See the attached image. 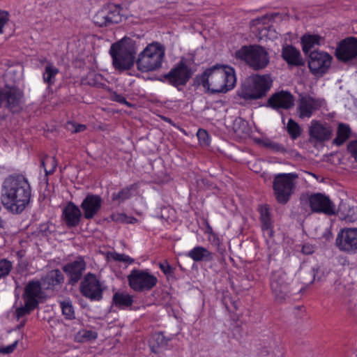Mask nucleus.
<instances>
[{
    "mask_svg": "<svg viewBox=\"0 0 357 357\" xmlns=\"http://www.w3.org/2000/svg\"><path fill=\"white\" fill-rule=\"evenodd\" d=\"M335 56L343 62H348L357 57V39L347 38L338 44L335 50Z\"/></svg>",
    "mask_w": 357,
    "mask_h": 357,
    "instance_id": "14",
    "label": "nucleus"
},
{
    "mask_svg": "<svg viewBox=\"0 0 357 357\" xmlns=\"http://www.w3.org/2000/svg\"><path fill=\"white\" fill-rule=\"evenodd\" d=\"M62 314L68 320H73L75 318V310L72 301L69 299L59 301Z\"/></svg>",
    "mask_w": 357,
    "mask_h": 357,
    "instance_id": "34",
    "label": "nucleus"
},
{
    "mask_svg": "<svg viewBox=\"0 0 357 357\" xmlns=\"http://www.w3.org/2000/svg\"><path fill=\"white\" fill-rule=\"evenodd\" d=\"M73 126L75 127L73 132H75V133L82 132V131L85 130L86 128V126L83 125V124L73 125Z\"/></svg>",
    "mask_w": 357,
    "mask_h": 357,
    "instance_id": "52",
    "label": "nucleus"
},
{
    "mask_svg": "<svg viewBox=\"0 0 357 357\" xmlns=\"http://www.w3.org/2000/svg\"><path fill=\"white\" fill-rule=\"evenodd\" d=\"M137 221L136 218H133L132 221H130V223L135 222Z\"/></svg>",
    "mask_w": 357,
    "mask_h": 357,
    "instance_id": "57",
    "label": "nucleus"
},
{
    "mask_svg": "<svg viewBox=\"0 0 357 357\" xmlns=\"http://www.w3.org/2000/svg\"><path fill=\"white\" fill-rule=\"evenodd\" d=\"M335 245L341 251L357 252V228H343L338 232Z\"/></svg>",
    "mask_w": 357,
    "mask_h": 357,
    "instance_id": "11",
    "label": "nucleus"
},
{
    "mask_svg": "<svg viewBox=\"0 0 357 357\" xmlns=\"http://www.w3.org/2000/svg\"><path fill=\"white\" fill-rule=\"evenodd\" d=\"M112 300L115 306L122 309L128 307L133 303L132 296L125 292H116Z\"/></svg>",
    "mask_w": 357,
    "mask_h": 357,
    "instance_id": "29",
    "label": "nucleus"
},
{
    "mask_svg": "<svg viewBox=\"0 0 357 357\" xmlns=\"http://www.w3.org/2000/svg\"><path fill=\"white\" fill-rule=\"evenodd\" d=\"M63 281L64 276L59 269L50 271L41 279V282L45 289H53L54 287L62 284Z\"/></svg>",
    "mask_w": 357,
    "mask_h": 357,
    "instance_id": "26",
    "label": "nucleus"
},
{
    "mask_svg": "<svg viewBox=\"0 0 357 357\" xmlns=\"http://www.w3.org/2000/svg\"><path fill=\"white\" fill-rule=\"evenodd\" d=\"M309 202L310 208L314 212L324 213L329 215L335 213V204L324 195L314 194L310 197Z\"/></svg>",
    "mask_w": 357,
    "mask_h": 357,
    "instance_id": "17",
    "label": "nucleus"
},
{
    "mask_svg": "<svg viewBox=\"0 0 357 357\" xmlns=\"http://www.w3.org/2000/svg\"><path fill=\"white\" fill-rule=\"evenodd\" d=\"M85 269L86 262L82 257H78L75 261L66 264L62 268L68 278V284L73 286L80 280Z\"/></svg>",
    "mask_w": 357,
    "mask_h": 357,
    "instance_id": "16",
    "label": "nucleus"
},
{
    "mask_svg": "<svg viewBox=\"0 0 357 357\" xmlns=\"http://www.w3.org/2000/svg\"><path fill=\"white\" fill-rule=\"evenodd\" d=\"M287 129L291 138L296 139L301 133V129L299 125L293 119H290L288 121Z\"/></svg>",
    "mask_w": 357,
    "mask_h": 357,
    "instance_id": "36",
    "label": "nucleus"
},
{
    "mask_svg": "<svg viewBox=\"0 0 357 357\" xmlns=\"http://www.w3.org/2000/svg\"><path fill=\"white\" fill-rule=\"evenodd\" d=\"M36 307L35 305L29 306L27 305V301H24V306L20 307L16 309L15 314L17 319L23 317L25 314H29L32 310H33Z\"/></svg>",
    "mask_w": 357,
    "mask_h": 357,
    "instance_id": "41",
    "label": "nucleus"
},
{
    "mask_svg": "<svg viewBox=\"0 0 357 357\" xmlns=\"http://www.w3.org/2000/svg\"><path fill=\"white\" fill-rule=\"evenodd\" d=\"M308 55V67L312 74L322 75L331 66L332 57L328 53L314 50Z\"/></svg>",
    "mask_w": 357,
    "mask_h": 357,
    "instance_id": "12",
    "label": "nucleus"
},
{
    "mask_svg": "<svg viewBox=\"0 0 357 357\" xmlns=\"http://www.w3.org/2000/svg\"><path fill=\"white\" fill-rule=\"evenodd\" d=\"M192 75L191 68L186 64V61L182 59L168 73L163 75V81L178 88L185 86Z\"/></svg>",
    "mask_w": 357,
    "mask_h": 357,
    "instance_id": "9",
    "label": "nucleus"
},
{
    "mask_svg": "<svg viewBox=\"0 0 357 357\" xmlns=\"http://www.w3.org/2000/svg\"><path fill=\"white\" fill-rule=\"evenodd\" d=\"M164 119H165L166 121L169 122V123H171V121H171V119H169V118H164Z\"/></svg>",
    "mask_w": 357,
    "mask_h": 357,
    "instance_id": "56",
    "label": "nucleus"
},
{
    "mask_svg": "<svg viewBox=\"0 0 357 357\" xmlns=\"http://www.w3.org/2000/svg\"><path fill=\"white\" fill-rule=\"evenodd\" d=\"M233 129L237 135L247 133L248 131V122L242 118L238 117L234 121Z\"/></svg>",
    "mask_w": 357,
    "mask_h": 357,
    "instance_id": "37",
    "label": "nucleus"
},
{
    "mask_svg": "<svg viewBox=\"0 0 357 357\" xmlns=\"http://www.w3.org/2000/svg\"><path fill=\"white\" fill-rule=\"evenodd\" d=\"M344 219L347 222H353L355 221V218H354L352 216H346Z\"/></svg>",
    "mask_w": 357,
    "mask_h": 357,
    "instance_id": "53",
    "label": "nucleus"
},
{
    "mask_svg": "<svg viewBox=\"0 0 357 357\" xmlns=\"http://www.w3.org/2000/svg\"><path fill=\"white\" fill-rule=\"evenodd\" d=\"M9 13L7 11L0 10V33H3V27L9 20Z\"/></svg>",
    "mask_w": 357,
    "mask_h": 357,
    "instance_id": "44",
    "label": "nucleus"
},
{
    "mask_svg": "<svg viewBox=\"0 0 357 357\" xmlns=\"http://www.w3.org/2000/svg\"><path fill=\"white\" fill-rule=\"evenodd\" d=\"M159 267L165 275L173 273V268L167 261L160 263Z\"/></svg>",
    "mask_w": 357,
    "mask_h": 357,
    "instance_id": "48",
    "label": "nucleus"
},
{
    "mask_svg": "<svg viewBox=\"0 0 357 357\" xmlns=\"http://www.w3.org/2000/svg\"><path fill=\"white\" fill-rule=\"evenodd\" d=\"M266 18V16H264V17H262V18H261V19H257V20H256V21L260 22V21H262V20H265Z\"/></svg>",
    "mask_w": 357,
    "mask_h": 357,
    "instance_id": "55",
    "label": "nucleus"
},
{
    "mask_svg": "<svg viewBox=\"0 0 357 357\" xmlns=\"http://www.w3.org/2000/svg\"><path fill=\"white\" fill-rule=\"evenodd\" d=\"M31 188L22 174H15L6 177L2 185L1 201L3 206L13 214H20L30 203Z\"/></svg>",
    "mask_w": 357,
    "mask_h": 357,
    "instance_id": "1",
    "label": "nucleus"
},
{
    "mask_svg": "<svg viewBox=\"0 0 357 357\" xmlns=\"http://www.w3.org/2000/svg\"><path fill=\"white\" fill-rule=\"evenodd\" d=\"M351 129L348 125L340 123L338 125L337 136L333 143L337 146L343 144L350 137Z\"/></svg>",
    "mask_w": 357,
    "mask_h": 357,
    "instance_id": "30",
    "label": "nucleus"
},
{
    "mask_svg": "<svg viewBox=\"0 0 357 357\" xmlns=\"http://www.w3.org/2000/svg\"><path fill=\"white\" fill-rule=\"evenodd\" d=\"M264 146L275 153H284L287 152L286 148L282 144L273 141L268 140L265 142Z\"/></svg>",
    "mask_w": 357,
    "mask_h": 357,
    "instance_id": "39",
    "label": "nucleus"
},
{
    "mask_svg": "<svg viewBox=\"0 0 357 357\" xmlns=\"http://www.w3.org/2000/svg\"><path fill=\"white\" fill-rule=\"evenodd\" d=\"M272 83L273 80L269 75L251 76L243 84L239 96L246 100L262 98L266 96Z\"/></svg>",
    "mask_w": 357,
    "mask_h": 357,
    "instance_id": "5",
    "label": "nucleus"
},
{
    "mask_svg": "<svg viewBox=\"0 0 357 357\" xmlns=\"http://www.w3.org/2000/svg\"><path fill=\"white\" fill-rule=\"evenodd\" d=\"M114 68L120 72L130 69L135 60V48L130 40L122 39L113 44L109 50Z\"/></svg>",
    "mask_w": 357,
    "mask_h": 357,
    "instance_id": "3",
    "label": "nucleus"
},
{
    "mask_svg": "<svg viewBox=\"0 0 357 357\" xmlns=\"http://www.w3.org/2000/svg\"><path fill=\"white\" fill-rule=\"evenodd\" d=\"M22 92L16 87L6 86L0 89L1 105L4 102L6 106L13 112L21 109Z\"/></svg>",
    "mask_w": 357,
    "mask_h": 357,
    "instance_id": "13",
    "label": "nucleus"
},
{
    "mask_svg": "<svg viewBox=\"0 0 357 357\" xmlns=\"http://www.w3.org/2000/svg\"><path fill=\"white\" fill-rule=\"evenodd\" d=\"M348 151L351 153L352 156L357 160V140L349 142L348 144Z\"/></svg>",
    "mask_w": 357,
    "mask_h": 357,
    "instance_id": "49",
    "label": "nucleus"
},
{
    "mask_svg": "<svg viewBox=\"0 0 357 357\" xmlns=\"http://www.w3.org/2000/svg\"><path fill=\"white\" fill-rule=\"evenodd\" d=\"M112 257L114 260L117 261H123L128 264H132L134 262V259L130 258L129 256L126 255L124 254H119L114 252L112 254Z\"/></svg>",
    "mask_w": 357,
    "mask_h": 357,
    "instance_id": "43",
    "label": "nucleus"
},
{
    "mask_svg": "<svg viewBox=\"0 0 357 357\" xmlns=\"http://www.w3.org/2000/svg\"><path fill=\"white\" fill-rule=\"evenodd\" d=\"M294 105V97L287 91H280L272 94L268 99L266 107L275 110L289 109Z\"/></svg>",
    "mask_w": 357,
    "mask_h": 357,
    "instance_id": "15",
    "label": "nucleus"
},
{
    "mask_svg": "<svg viewBox=\"0 0 357 357\" xmlns=\"http://www.w3.org/2000/svg\"><path fill=\"white\" fill-rule=\"evenodd\" d=\"M109 99L112 101L117 102L119 103L126 105L128 107H132L133 105L129 102H128L126 98L121 94L118 93L116 91H109Z\"/></svg>",
    "mask_w": 357,
    "mask_h": 357,
    "instance_id": "40",
    "label": "nucleus"
},
{
    "mask_svg": "<svg viewBox=\"0 0 357 357\" xmlns=\"http://www.w3.org/2000/svg\"><path fill=\"white\" fill-rule=\"evenodd\" d=\"M282 57L291 66H301L304 64L301 52L291 45H287L282 48Z\"/></svg>",
    "mask_w": 357,
    "mask_h": 357,
    "instance_id": "25",
    "label": "nucleus"
},
{
    "mask_svg": "<svg viewBox=\"0 0 357 357\" xmlns=\"http://www.w3.org/2000/svg\"><path fill=\"white\" fill-rule=\"evenodd\" d=\"M82 217L80 208L73 202H68L63 209L62 219L68 227H77Z\"/></svg>",
    "mask_w": 357,
    "mask_h": 357,
    "instance_id": "23",
    "label": "nucleus"
},
{
    "mask_svg": "<svg viewBox=\"0 0 357 357\" xmlns=\"http://www.w3.org/2000/svg\"><path fill=\"white\" fill-rule=\"evenodd\" d=\"M13 269V263L6 259H0V280L6 278Z\"/></svg>",
    "mask_w": 357,
    "mask_h": 357,
    "instance_id": "38",
    "label": "nucleus"
},
{
    "mask_svg": "<svg viewBox=\"0 0 357 357\" xmlns=\"http://www.w3.org/2000/svg\"><path fill=\"white\" fill-rule=\"evenodd\" d=\"M18 344V340H15L12 344L8 345L7 347H3L0 348V353L1 354H10L12 353L16 348Z\"/></svg>",
    "mask_w": 357,
    "mask_h": 357,
    "instance_id": "47",
    "label": "nucleus"
},
{
    "mask_svg": "<svg viewBox=\"0 0 357 357\" xmlns=\"http://www.w3.org/2000/svg\"><path fill=\"white\" fill-rule=\"evenodd\" d=\"M137 188V184L133 183L129 186H127L121 189L117 193H113L112 195V199L114 202H118L119 204L123 202L126 199H128L131 197V190Z\"/></svg>",
    "mask_w": 357,
    "mask_h": 357,
    "instance_id": "32",
    "label": "nucleus"
},
{
    "mask_svg": "<svg viewBox=\"0 0 357 357\" xmlns=\"http://www.w3.org/2000/svg\"><path fill=\"white\" fill-rule=\"evenodd\" d=\"M320 36L317 35H305L301 38L303 51L305 54H309L311 49L319 44Z\"/></svg>",
    "mask_w": 357,
    "mask_h": 357,
    "instance_id": "31",
    "label": "nucleus"
},
{
    "mask_svg": "<svg viewBox=\"0 0 357 357\" xmlns=\"http://www.w3.org/2000/svg\"><path fill=\"white\" fill-rule=\"evenodd\" d=\"M311 138L317 142H325L331 139L332 129L327 123H322L319 121L313 120L309 129Z\"/></svg>",
    "mask_w": 357,
    "mask_h": 357,
    "instance_id": "22",
    "label": "nucleus"
},
{
    "mask_svg": "<svg viewBox=\"0 0 357 357\" xmlns=\"http://www.w3.org/2000/svg\"><path fill=\"white\" fill-rule=\"evenodd\" d=\"M59 69L54 66L51 62L47 61L45 71L43 75V81L49 86L54 82V78L59 73Z\"/></svg>",
    "mask_w": 357,
    "mask_h": 357,
    "instance_id": "33",
    "label": "nucleus"
},
{
    "mask_svg": "<svg viewBox=\"0 0 357 357\" xmlns=\"http://www.w3.org/2000/svg\"><path fill=\"white\" fill-rule=\"evenodd\" d=\"M260 221L261 223V229L264 232L266 233L268 237L273 236V224L271 218L270 208L267 205L262 206L259 208Z\"/></svg>",
    "mask_w": 357,
    "mask_h": 357,
    "instance_id": "27",
    "label": "nucleus"
},
{
    "mask_svg": "<svg viewBox=\"0 0 357 357\" xmlns=\"http://www.w3.org/2000/svg\"><path fill=\"white\" fill-rule=\"evenodd\" d=\"M130 287L137 292L149 291L158 282L157 278L147 270L133 269L127 277Z\"/></svg>",
    "mask_w": 357,
    "mask_h": 357,
    "instance_id": "8",
    "label": "nucleus"
},
{
    "mask_svg": "<svg viewBox=\"0 0 357 357\" xmlns=\"http://www.w3.org/2000/svg\"><path fill=\"white\" fill-rule=\"evenodd\" d=\"M40 165L44 168L46 175L53 174L57 165L54 157L45 156L40 161Z\"/></svg>",
    "mask_w": 357,
    "mask_h": 357,
    "instance_id": "35",
    "label": "nucleus"
},
{
    "mask_svg": "<svg viewBox=\"0 0 357 357\" xmlns=\"http://www.w3.org/2000/svg\"><path fill=\"white\" fill-rule=\"evenodd\" d=\"M319 268L318 266H315L312 268V269L310 271V275L312 277V279L309 281L310 284H312L315 280H320L321 278V275L319 274Z\"/></svg>",
    "mask_w": 357,
    "mask_h": 357,
    "instance_id": "46",
    "label": "nucleus"
},
{
    "mask_svg": "<svg viewBox=\"0 0 357 357\" xmlns=\"http://www.w3.org/2000/svg\"><path fill=\"white\" fill-rule=\"evenodd\" d=\"M237 59L244 61L254 70L264 69L269 63L266 49L260 45H244L235 52Z\"/></svg>",
    "mask_w": 357,
    "mask_h": 357,
    "instance_id": "6",
    "label": "nucleus"
},
{
    "mask_svg": "<svg viewBox=\"0 0 357 357\" xmlns=\"http://www.w3.org/2000/svg\"><path fill=\"white\" fill-rule=\"evenodd\" d=\"M164 57V47L158 43H153L138 55L137 68L142 73L157 70L161 68Z\"/></svg>",
    "mask_w": 357,
    "mask_h": 357,
    "instance_id": "4",
    "label": "nucleus"
},
{
    "mask_svg": "<svg viewBox=\"0 0 357 357\" xmlns=\"http://www.w3.org/2000/svg\"><path fill=\"white\" fill-rule=\"evenodd\" d=\"M236 82L234 69L227 65H214L200 77V84L211 93H226L235 86Z\"/></svg>",
    "mask_w": 357,
    "mask_h": 357,
    "instance_id": "2",
    "label": "nucleus"
},
{
    "mask_svg": "<svg viewBox=\"0 0 357 357\" xmlns=\"http://www.w3.org/2000/svg\"><path fill=\"white\" fill-rule=\"evenodd\" d=\"M302 252L305 255H310L314 252V248L312 245L306 244L302 248Z\"/></svg>",
    "mask_w": 357,
    "mask_h": 357,
    "instance_id": "51",
    "label": "nucleus"
},
{
    "mask_svg": "<svg viewBox=\"0 0 357 357\" xmlns=\"http://www.w3.org/2000/svg\"><path fill=\"white\" fill-rule=\"evenodd\" d=\"M96 23L100 26H107L121 21V15L118 8L114 7L108 11L101 10L95 17Z\"/></svg>",
    "mask_w": 357,
    "mask_h": 357,
    "instance_id": "24",
    "label": "nucleus"
},
{
    "mask_svg": "<svg viewBox=\"0 0 357 357\" xmlns=\"http://www.w3.org/2000/svg\"><path fill=\"white\" fill-rule=\"evenodd\" d=\"M82 337L84 340H96L98 337V333L91 330H84L82 332Z\"/></svg>",
    "mask_w": 357,
    "mask_h": 357,
    "instance_id": "45",
    "label": "nucleus"
},
{
    "mask_svg": "<svg viewBox=\"0 0 357 357\" xmlns=\"http://www.w3.org/2000/svg\"><path fill=\"white\" fill-rule=\"evenodd\" d=\"M42 286V282L38 280H31L27 283L23 294V298L24 301H27V305L38 307V299L45 296Z\"/></svg>",
    "mask_w": 357,
    "mask_h": 357,
    "instance_id": "20",
    "label": "nucleus"
},
{
    "mask_svg": "<svg viewBox=\"0 0 357 357\" xmlns=\"http://www.w3.org/2000/svg\"><path fill=\"white\" fill-rule=\"evenodd\" d=\"M102 204V199L100 195L88 193L80 205L83 217L86 220L93 219L100 211Z\"/></svg>",
    "mask_w": 357,
    "mask_h": 357,
    "instance_id": "18",
    "label": "nucleus"
},
{
    "mask_svg": "<svg viewBox=\"0 0 357 357\" xmlns=\"http://www.w3.org/2000/svg\"><path fill=\"white\" fill-rule=\"evenodd\" d=\"M200 145L208 146L209 144V135L206 130L199 129L197 133Z\"/></svg>",
    "mask_w": 357,
    "mask_h": 357,
    "instance_id": "42",
    "label": "nucleus"
},
{
    "mask_svg": "<svg viewBox=\"0 0 357 357\" xmlns=\"http://www.w3.org/2000/svg\"><path fill=\"white\" fill-rule=\"evenodd\" d=\"M187 256L195 261H210L213 259V253L202 246L194 248L188 252Z\"/></svg>",
    "mask_w": 357,
    "mask_h": 357,
    "instance_id": "28",
    "label": "nucleus"
},
{
    "mask_svg": "<svg viewBox=\"0 0 357 357\" xmlns=\"http://www.w3.org/2000/svg\"><path fill=\"white\" fill-rule=\"evenodd\" d=\"M298 176L296 173L278 174L273 179V188L276 200L278 203L287 204L295 187Z\"/></svg>",
    "mask_w": 357,
    "mask_h": 357,
    "instance_id": "7",
    "label": "nucleus"
},
{
    "mask_svg": "<svg viewBox=\"0 0 357 357\" xmlns=\"http://www.w3.org/2000/svg\"><path fill=\"white\" fill-rule=\"evenodd\" d=\"M271 288L275 300L280 303L283 302L289 294L286 275L282 273L273 275L271 282Z\"/></svg>",
    "mask_w": 357,
    "mask_h": 357,
    "instance_id": "19",
    "label": "nucleus"
},
{
    "mask_svg": "<svg viewBox=\"0 0 357 357\" xmlns=\"http://www.w3.org/2000/svg\"><path fill=\"white\" fill-rule=\"evenodd\" d=\"M321 106V101L310 96L299 99L297 110L301 119L310 118L313 112Z\"/></svg>",
    "mask_w": 357,
    "mask_h": 357,
    "instance_id": "21",
    "label": "nucleus"
},
{
    "mask_svg": "<svg viewBox=\"0 0 357 357\" xmlns=\"http://www.w3.org/2000/svg\"><path fill=\"white\" fill-rule=\"evenodd\" d=\"M23 326V324H21L20 326H18V328H20V327H22Z\"/></svg>",
    "mask_w": 357,
    "mask_h": 357,
    "instance_id": "58",
    "label": "nucleus"
},
{
    "mask_svg": "<svg viewBox=\"0 0 357 357\" xmlns=\"http://www.w3.org/2000/svg\"><path fill=\"white\" fill-rule=\"evenodd\" d=\"M3 225H4V222L1 219V218L0 217V229H3Z\"/></svg>",
    "mask_w": 357,
    "mask_h": 357,
    "instance_id": "54",
    "label": "nucleus"
},
{
    "mask_svg": "<svg viewBox=\"0 0 357 357\" xmlns=\"http://www.w3.org/2000/svg\"><path fill=\"white\" fill-rule=\"evenodd\" d=\"M153 337L156 340L158 346H162L167 344V341L165 340L164 334L161 332L155 333Z\"/></svg>",
    "mask_w": 357,
    "mask_h": 357,
    "instance_id": "50",
    "label": "nucleus"
},
{
    "mask_svg": "<svg viewBox=\"0 0 357 357\" xmlns=\"http://www.w3.org/2000/svg\"><path fill=\"white\" fill-rule=\"evenodd\" d=\"M79 290L82 295L91 301H100L102 298L104 287L96 275L88 273L81 282Z\"/></svg>",
    "mask_w": 357,
    "mask_h": 357,
    "instance_id": "10",
    "label": "nucleus"
}]
</instances>
